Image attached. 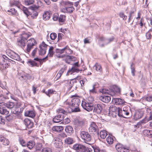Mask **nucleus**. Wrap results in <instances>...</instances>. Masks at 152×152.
<instances>
[{"label": "nucleus", "mask_w": 152, "mask_h": 152, "mask_svg": "<svg viewBox=\"0 0 152 152\" xmlns=\"http://www.w3.org/2000/svg\"><path fill=\"white\" fill-rule=\"evenodd\" d=\"M30 36L28 33H23L20 38L17 40L18 45L21 48H24L26 46V44L28 38Z\"/></svg>", "instance_id": "nucleus-1"}, {"label": "nucleus", "mask_w": 152, "mask_h": 152, "mask_svg": "<svg viewBox=\"0 0 152 152\" xmlns=\"http://www.w3.org/2000/svg\"><path fill=\"white\" fill-rule=\"evenodd\" d=\"M130 108L127 106L124 107L123 109L120 108L118 113V116L125 118H130L131 115L129 113Z\"/></svg>", "instance_id": "nucleus-2"}, {"label": "nucleus", "mask_w": 152, "mask_h": 152, "mask_svg": "<svg viewBox=\"0 0 152 152\" xmlns=\"http://www.w3.org/2000/svg\"><path fill=\"white\" fill-rule=\"evenodd\" d=\"M48 56H46L45 57L42 59L39 58H34V60H30L28 62V64L30 65L31 67L34 66H37V63L35 61H37L40 62V64H42L43 62H45L46 60H48Z\"/></svg>", "instance_id": "nucleus-3"}, {"label": "nucleus", "mask_w": 152, "mask_h": 152, "mask_svg": "<svg viewBox=\"0 0 152 152\" xmlns=\"http://www.w3.org/2000/svg\"><path fill=\"white\" fill-rule=\"evenodd\" d=\"M80 135L83 142L90 145L92 144L91 143L89 142L91 140V137L88 132L82 131L80 134Z\"/></svg>", "instance_id": "nucleus-4"}, {"label": "nucleus", "mask_w": 152, "mask_h": 152, "mask_svg": "<svg viewBox=\"0 0 152 152\" xmlns=\"http://www.w3.org/2000/svg\"><path fill=\"white\" fill-rule=\"evenodd\" d=\"M6 53L8 56L14 60L19 61L20 60L19 55L12 51L8 50H7Z\"/></svg>", "instance_id": "nucleus-5"}, {"label": "nucleus", "mask_w": 152, "mask_h": 152, "mask_svg": "<svg viewBox=\"0 0 152 152\" xmlns=\"http://www.w3.org/2000/svg\"><path fill=\"white\" fill-rule=\"evenodd\" d=\"M71 97L72 98L71 100V106H74L75 107H78L80 104V101L77 95H72Z\"/></svg>", "instance_id": "nucleus-6"}, {"label": "nucleus", "mask_w": 152, "mask_h": 152, "mask_svg": "<svg viewBox=\"0 0 152 152\" xmlns=\"http://www.w3.org/2000/svg\"><path fill=\"white\" fill-rule=\"evenodd\" d=\"M27 47L26 49L27 53L30 52L31 50L33 48V46L37 44V42L33 38H31L28 40L27 41Z\"/></svg>", "instance_id": "nucleus-7"}, {"label": "nucleus", "mask_w": 152, "mask_h": 152, "mask_svg": "<svg viewBox=\"0 0 152 152\" xmlns=\"http://www.w3.org/2000/svg\"><path fill=\"white\" fill-rule=\"evenodd\" d=\"M89 131L91 133L95 134L98 133V128L96 124L94 122L91 123L89 128Z\"/></svg>", "instance_id": "nucleus-8"}, {"label": "nucleus", "mask_w": 152, "mask_h": 152, "mask_svg": "<svg viewBox=\"0 0 152 152\" xmlns=\"http://www.w3.org/2000/svg\"><path fill=\"white\" fill-rule=\"evenodd\" d=\"M81 105L83 109L89 112L92 110L94 108L92 103L85 101L82 102Z\"/></svg>", "instance_id": "nucleus-9"}, {"label": "nucleus", "mask_w": 152, "mask_h": 152, "mask_svg": "<svg viewBox=\"0 0 152 152\" xmlns=\"http://www.w3.org/2000/svg\"><path fill=\"white\" fill-rule=\"evenodd\" d=\"M115 148L118 152H129V149L126 148L123 145L120 143L117 144L115 145Z\"/></svg>", "instance_id": "nucleus-10"}, {"label": "nucleus", "mask_w": 152, "mask_h": 152, "mask_svg": "<svg viewBox=\"0 0 152 152\" xmlns=\"http://www.w3.org/2000/svg\"><path fill=\"white\" fill-rule=\"evenodd\" d=\"M119 108H117L115 106H110L109 109V113L111 114H116L118 115Z\"/></svg>", "instance_id": "nucleus-11"}, {"label": "nucleus", "mask_w": 152, "mask_h": 152, "mask_svg": "<svg viewBox=\"0 0 152 152\" xmlns=\"http://www.w3.org/2000/svg\"><path fill=\"white\" fill-rule=\"evenodd\" d=\"M144 114V112L142 110L136 111L134 115V119L137 120L141 118Z\"/></svg>", "instance_id": "nucleus-12"}, {"label": "nucleus", "mask_w": 152, "mask_h": 152, "mask_svg": "<svg viewBox=\"0 0 152 152\" xmlns=\"http://www.w3.org/2000/svg\"><path fill=\"white\" fill-rule=\"evenodd\" d=\"M110 90H111V96H113L115 95L116 93H120V89L118 86L114 85L110 88Z\"/></svg>", "instance_id": "nucleus-13"}, {"label": "nucleus", "mask_w": 152, "mask_h": 152, "mask_svg": "<svg viewBox=\"0 0 152 152\" xmlns=\"http://www.w3.org/2000/svg\"><path fill=\"white\" fill-rule=\"evenodd\" d=\"M9 113L8 111L5 108L4 105L1 102H0V113L2 115H7Z\"/></svg>", "instance_id": "nucleus-14"}, {"label": "nucleus", "mask_w": 152, "mask_h": 152, "mask_svg": "<svg viewBox=\"0 0 152 152\" xmlns=\"http://www.w3.org/2000/svg\"><path fill=\"white\" fill-rule=\"evenodd\" d=\"M102 110V105L101 104H98L94 106L93 111L96 113L100 114Z\"/></svg>", "instance_id": "nucleus-15"}, {"label": "nucleus", "mask_w": 152, "mask_h": 152, "mask_svg": "<svg viewBox=\"0 0 152 152\" xmlns=\"http://www.w3.org/2000/svg\"><path fill=\"white\" fill-rule=\"evenodd\" d=\"M54 145L56 147L60 148L62 145L61 140L58 138H55L53 140Z\"/></svg>", "instance_id": "nucleus-16"}, {"label": "nucleus", "mask_w": 152, "mask_h": 152, "mask_svg": "<svg viewBox=\"0 0 152 152\" xmlns=\"http://www.w3.org/2000/svg\"><path fill=\"white\" fill-rule=\"evenodd\" d=\"M64 115L63 114L57 115L53 118V121L54 123H59L64 119Z\"/></svg>", "instance_id": "nucleus-17"}, {"label": "nucleus", "mask_w": 152, "mask_h": 152, "mask_svg": "<svg viewBox=\"0 0 152 152\" xmlns=\"http://www.w3.org/2000/svg\"><path fill=\"white\" fill-rule=\"evenodd\" d=\"M51 15L50 11H45L42 15L43 20L45 21L48 20L50 18Z\"/></svg>", "instance_id": "nucleus-18"}, {"label": "nucleus", "mask_w": 152, "mask_h": 152, "mask_svg": "<svg viewBox=\"0 0 152 152\" xmlns=\"http://www.w3.org/2000/svg\"><path fill=\"white\" fill-rule=\"evenodd\" d=\"M114 37L106 39L103 37H100L99 38V39L100 41H103L105 45H107L114 40Z\"/></svg>", "instance_id": "nucleus-19"}, {"label": "nucleus", "mask_w": 152, "mask_h": 152, "mask_svg": "<svg viewBox=\"0 0 152 152\" xmlns=\"http://www.w3.org/2000/svg\"><path fill=\"white\" fill-rule=\"evenodd\" d=\"M74 8L72 6L65 7L61 10L62 12L64 13H71L74 11Z\"/></svg>", "instance_id": "nucleus-20"}, {"label": "nucleus", "mask_w": 152, "mask_h": 152, "mask_svg": "<svg viewBox=\"0 0 152 152\" xmlns=\"http://www.w3.org/2000/svg\"><path fill=\"white\" fill-rule=\"evenodd\" d=\"M24 124L26 127L28 129L32 128L33 126V123L28 118H26L24 120Z\"/></svg>", "instance_id": "nucleus-21"}, {"label": "nucleus", "mask_w": 152, "mask_h": 152, "mask_svg": "<svg viewBox=\"0 0 152 152\" xmlns=\"http://www.w3.org/2000/svg\"><path fill=\"white\" fill-rule=\"evenodd\" d=\"M112 101L116 104H122L125 103L124 100L120 98H113Z\"/></svg>", "instance_id": "nucleus-22"}, {"label": "nucleus", "mask_w": 152, "mask_h": 152, "mask_svg": "<svg viewBox=\"0 0 152 152\" xmlns=\"http://www.w3.org/2000/svg\"><path fill=\"white\" fill-rule=\"evenodd\" d=\"M100 99L103 102L108 103L111 100V98L108 96H103L100 97Z\"/></svg>", "instance_id": "nucleus-23"}, {"label": "nucleus", "mask_w": 152, "mask_h": 152, "mask_svg": "<svg viewBox=\"0 0 152 152\" xmlns=\"http://www.w3.org/2000/svg\"><path fill=\"white\" fill-rule=\"evenodd\" d=\"M1 102L3 105L4 104V105L5 107H7V108L10 109H11L13 108L15 105L14 103L11 102H9L7 103L3 102Z\"/></svg>", "instance_id": "nucleus-24"}, {"label": "nucleus", "mask_w": 152, "mask_h": 152, "mask_svg": "<svg viewBox=\"0 0 152 152\" xmlns=\"http://www.w3.org/2000/svg\"><path fill=\"white\" fill-rule=\"evenodd\" d=\"M80 70L77 69V67L74 66H72L70 69L68 71L66 75H69V74H72V73L76 72H78Z\"/></svg>", "instance_id": "nucleus-25"}, {"label": "nucleus", "mask_w": 152, "mask_h": 152, "mask_svg": "<svg viewBox=\"0 0 152 152\" xmlns=\"http://www.w3.org/2000/svg\"><path fill=\"white\" fill-rule=\"evenodd\" d=\"M65 131L68 135H70L73 132V128L70 126H67L66 127Z\"/></svg>", "instance_id": "nucleus-26"}, {"label": "nucleus", "mask_w": 152, "mask_h": 152, "mask_svg": "<svg viewBox=\"0 0 152 152\" xmlns=\"http://www.w3.org/2000/svg\"><path fill=\"white\" fill-rule=\"evenodd\" d=\"M63 129V128L61 126H55L52 128V130L56 132H60Z\"/></svg>", "instance_id": "nucleus-27"}, {"label": "nucleus", "mask_w": 152, "mask_h": 152, "mask_svg": "<svg viewBox=\"0 0 152 152\" xmlns=\"http://www.w3.org/2000/svg\"><path fill=\"white\" fill-rule=\"evenodd\" d=\"M25 115L26 116L33 118L35 116V114L33 111H28L25 112Z\"/></svg>", "instance_id": "nucleus-28"}, {"label": "nucleus", "mask_w": 152, "mask_h": 152, "mask_svg": "<svg viewBox=\"0 0 152 152\" xmlns=\"http://www.w3.org/2000/svg\"><path fill=\"white\" fill-rule=\"evenodd\" d=\"M0 141L4 145H7L10 143L9 140L4 137H0Z\"/></svg>", "instance_id": "nucleus-29"}, {"label": "nucleus", "mask_w": 152, "mask_h": 152, "mask_svg": "<svg viewBox=\"0 0 152 152\" xmlns=\"http://www.w3.org/2000/svg\"><path fill=\"white\" fill-rule=\"evenodd\" d=\"M75 124L77 126H82L85 123V121L83 120H77L75 121Z\"/></svg>", "instance_id": "nucleus-30"}, {"label": "nucleus", "mask_w": 152, "mask_h": 152, "mask_svg": "<svg viewBox=\"0 0 152 152\" xmlns=\"http://www.w3.org/2000/svg\"><path fill=\"white\" fill-rule=\"evenodd\" d=\"M9 63H7L6 61V63H4V64H0V69L1 70H3L8 68L9 66Z\"/></svg>", "instance_id": "nucleus-31"}, {"label": "nucleus", "mask_w": 152, "mask_h": 152, "mask_svg": "<svg viewBox=\"0 0 152 152\" xmlns=\"http://www.w3.org/2000/svg\"><path fill=\"white\" fill-rule=\"evenodd\" d=\"M143 133L144 135L147 136L149 137H152V131L145 129L143 131Z\"/></svg>", "instance_id": "nucleus-32"}, {"label": "nucleus", "mask_w": 152, "mask_h": 152, "mask_svg": "<svg viewBox=\"0 0 152 152\" xmlns=\"http://www.w3.org/2000/svg\"><path fill=\"white\" fill-rule=\"evenodd\" d=\"M83 145L80 144H76L73 145L72 148L75 150L76 152H77Z\"/></svg>", "instance_id": "nucleus-33"}, {"label": "nucleus", "mask_w": 152, "mask_h": 152, "mask_svg": "<svg viewBox=\"0 0 152 152\" xmlns=\"http://www.w3.org/2000/svg\"><path fill=\"white\" fill-rule=\"evenodd\" d=\"M73 140L72 138L68 137L64 140L65 144H71L73 143Z\"/></svg>", "instance_id": "nucleus-34"}, {"label": "nucleus", "mask_w": 152, "mask_h": 152, "mask_svg": "<svg viewBox=\"0 0 152 152\" xmlns=\"http://www.w3.org/2000/svg\"><path fill=\"white\" fill-rule=\"evenodd\" d=\"M35 142L32 141H31L26 143V145L29 149H31L34 147Z\"/></svg>", "instance_id": "nucleus-35"}, {"label": "nucleus", "mask_w": 152, "mask_h": 152, "mask_svg": "<svg viewBox=\"0 0 152 152\" xmlns=\"http://www.w3.org/2000/svg\"><path fill=\"white\" fill-rule=\"evenodd\" d=\"M99 135L101 137L104 139L107 135V132L105 130H103L100 132Z\"/></svg>", "instance_id": "nucleus-36"}, {"label": "nucleus", "mask_w": 152, "mask_h": 152, "mask_svg": "<svg viewBox=\"0 0 152 152\" xmlns=\"http://www.w3.org/2000/svg\"><path fill=\"white\" fill-rule=\"evenodd\" d=\"M94 67L95 68V69L98 72H101L102 70L101 66L98 63H96Z\"/></svg>", "instance_id": "nucleus-37"}, {"label": "nucleus", "mask_w": 152, "mask_h": 152, "mask_svg": "<svg viewBox=\"0 0 152 152\" xmlns=\"http://www.w3.org/2000/svg\"><path fill=\"white\" fill-rule=\"evenodd\" d=\"M53 47H50L49 50V52L48 55L47 56L48 57H52L53 56L54 53L53 51Z\"/></svg>", "instance_id": "nucleus-38"}, {"label": "nucleus", "mask_w": 152, "mask_h": 152, "mask_svg": "<svg viewBox=\"0 0 152 152\" xmlns=\"http://www.w3.org/2000/svg\"><path fill=\"white\" fill-rule=\"evenodd\" d=\"M98 83H95L93 85L92 87L93 88L91 89H90L89 90V92L90 93H96V92L95 90V88L98 87Z\"/></svg>", "instance_id": "nucleus-39"}, {"label": "nucleus", "mask_w": 152, "mask_h": 152, "mask_svg": "<svg viewBox=\"0 0 152 152\" xmlns=\"http://www.w3.org/2000/svg\"><path fill=\"white\" fill-rule=\"evenodd\" d=\"M23 13L28 18V16L30 15V12H29L27 8L23 7L22 10Z\"/></svg>", "instance_id": "nucleus-40"}, {"label": "nucleus", "mask_w": 152, "mask_h": 152, "mask_svg": "<svg viewBox=\"0 0 152 152\" xmlns=\"http://www.w3.org/2000/svg\"><path fill=\"white\" fill-rule=\"evenodd\" d=\"M32 77L31 76L29 75L28 74H26L24 75H22L20 78V80H22L23 79H28L30 80L31 79Z\"/></svg>", "instance_id": "nucleus-41"}, {"label": "nucleus", "mask_w": 152, "mask_h": 152, "mask_svg": "<svg viewBox=\"0 0 152 152\" xmlns=\"http://www.w3.org/2000/svg\"><path fill=\"white\" fill-rule=\"evenodd\" d=\"M107 142L109 144H113V139L112 137L108 136L106 139Z\"/></svg>", "instance_id": "nucleus-42"}, {"label": "nucleus", "mask_w": 152, "mask_h": 152, "mask_svg": "<svg viewBox=\"0 0 152 152\" xmlns=\"http://www.w3.org/2000/svg\"><path fill=\"white\" fill-rule=\"evenodd\" d=\"M46 48L39 47V54L42 55L45 54L46 53Z\"/></svg>", "instance_id": "nucleus-43"}, {"label": "nucleus", "mask_w": 152, "mask_h": 152, "mask_svg": "<svg viewBox=\"0 0 152 152\" xmlns=\"http://www.w3.org/2000/svg\"><path fill=\"white\" fill-rule=\"evenodd\" d=\"M35 148L37 151H40L42 148V143H37L36 144Z\"/></svg>", "instance_id": "nucleus-44"}, {"label": "nucleus", "mask_w": 152, "mask_h": 152, "mask_svg": "<svg viewBox=\"0 0 152 152\" xmlns=\"http://www.w3.org/2000/svg\"><path fill=\"white\" fill-rule=\"evenodd\" d=\"M34 1V0H24V3L26 5L28 6L32 4Z\"/></svg>", "instance_id": "nucleus-45"}, {"label": "nucleus", "mask_w": 152, "mask_h": 152, "mask_svg": "<svg viewBox=\"0 0 152 152\" xmlns=\"http://www.w3.org/2000/svg\"><path fill=\"white\" fill-rule=\"evenodd\" d=\"M80 76H77L75 78L71 80L70 81V84H74L75 83H77V81L76 80L80 79Z\"/></svg>", "instance_id": "nucleus-46"}, {"label": "nucleus", "mask_w": 152, "mask_h": 152, "mask_svg": "<svg viewBox=\"0 0 152 152\" xmlns=\"http://www.w3.org/2000/svg\"><path fill=\"white\" fill-rule=\"evenodd\" d=\"M145 36L147 39H150L152 37V31L150 30L147 32L145 34Z\"/></svg>", "instance_id": "nucleus-47"}, {"label": "nucleus", "mask_w": 152, "mask_h": 152, "mask_svg": "<svg viewBox=\"0 0 152 152\" xmlns=\"http://www.w3.org/2000/svg\"><path fill=\"white\" fill-rule=\"evenodd\" d=\"M38 15V13L37 11H34L31 13H30V15L31 16V17L32 19H35Z\"/></svg>", "instance_id": "nucleus-48"}, {"label": "nucleus", "mask_w": 152, "mask_h": 152, "mask_svg": "<svg viewBox=\"0 0 152 152\" xmlns=\"http://www.w3.org/2000/svg\"><path fill=\"white\" fill-rule=\"evenodd\" d=\"M7 12H9V15H15L17 13V11L14 8H12L10 10H8Z\"/></svg>", "instance_id": "nucleus-49"}, {"label": "nucleus", "mask_w": 152, "mask_h": 152, "mask_svg": "<svg viewBox=\"0 0 152 152\" xmlns=\"http://www.w3.org/2000/svg\"><path fill=\"white\" fill-rule=\"evenodd\" d=\"M65 19V16L64 15H60L58 18L59 23H63Z\"/></svg>", "instance_id": "nucleus-50"}, {"label": "nucleus", "mask_w": 152, "mask_h": 152, "mask_svg": "<svg viewBox=\"0 0 152 152\" xmlns=\"http://www.w3.org/2000/svg\"><path fill=\"white\" fill-rule=\"evenodd\" d=\"M20 2L18 1H14L13 2L10 3V5L11 6H15L17 7L20 6Z\"/></svg>", "instance_id": "nucleus-51"}, {"label": "nucleus", "mask_w": 152, "mask_h": 152, "mask_svg": "<svg viewBox=\"0 0 152 152\" xmlns=\"http://www.w3.org/2000/svg\"><path fill=\"white\" fill-rule=\"evenodd\" d=\"M6 121L7 122H11L13 119V117L12 115H9L5 117Z\"/></svg>", "instance_id": "nucleus-52"}, {"label": "nucleus", "mask_w": 152, "mask_h": 152, "mask_svg": "<svg viewBox=\"0 0 152 152\" xmlns=\"http://www.w3.org/2000/svg\"><path fill=\"white\" fill-rule=\"evenodd\" d=\"M134 12V11H131L129 12L128 19L129 22L132 19Z\"/></svg>", "instance_id": "nucleus-53"}, {"label": "nucleus", "mask_w": 152, "mask_h": 152, "mask_svg": "<svg viewBox=\"0 0 152 152\" xmlns=\"http://www.w3.org/2000/svg\"><path fill=\"white\" fill-rule=\"evenodd\" d=\"M66 48L65 47L63 49H56V52L57 54H61L64 53L65 50L66 49Z\"/></svg>", "instance_id": "nucleus-54"}, {"label": "nucleus", "mask_w": 152, "mask_h": 152, "mask_svg": "<svg viewBox=\"0 0 152 152\" xmlns=\"http://www.w3.org/2000/svg\"><path fill=\"white\" fill-rule=\"evenodd\" d=\"M101 92H102L103 94H107L111 95L110 92H111V90H110H110H107L105 89H103Z\"/></svg>", "instance_id": "nucleus-55"}, {"label": "nucleus", "mask_w": 152, "mask_h": 152, "mask_svg": "<svg viewBox=\"0 0 152 152\" xmlns=\"http://www.w3.org/2000/svg\"><path fill=\"white\" fill-rule=\"evenodd\" d=\"M71 58V56L68 55L66 56L64 60L65 61L66 63L69 64L70 62L69 61H70Z\"/></svg>", "instance_id": "nucleus-56"}, {"label": "nucleus", "mask_w": 152, "mask_h": 152, "mask_svg": "<svg viewBox=\"0 0 152 152\" xmlns=\"http://www.w3.org/2000/svg\"><path fill=\"white\" fill-rule=\"evenodd\" d=\"M41 152H52V151L50 148L47 147L42 149Z\"/></svg>", "instance_id": "nucleus-57"}, {"label": "nucleus", "mask_w": 152, "mask_h": 152, "mask_svg": "<svg viewBox=\"0 0 152 152\" xmlns=\"http://www.w3.org/2000/svg\"><path fill=\"white\" fill-rule=\"evenodd\" d=\"M72 111L73 112H77L80 111V109L78 107H75L74 106H71Z\"/></svg>", "instance_id": "nucleus-58"}, {"label": "nucleus", "mask_w": 152, "mask_h": 152, "mask_svg": "<svg viewBox=\"0 0 152 152\" xmlns=\"http://www.w3.org/2000/svg\"><path fill=\"white\" fill-rule=\"evenodd\" d=\"M56 111L58 113H62L63 115L65 114L66 113V112L64 109L61 108L58 109L56 110Z\"/></svg>", "instance_id": "nucleus-59"}, {"label": "nucleus", "mask_w": 152, "mask_h": 152, "mask_svg": "<svg viewBox=\"0 0 152 152\" xmlns=\"http://www.w3.org/2000/svg\"><path fill=\"white\" fill-rule=\"evenodd\" d=\"M56 34L55 33H52L50 34V38L52 40H54L56 38Z\"/></svg>", "instance_id": "nucleus-60"}, {"label": "nucleus", "mask_w": 152, "mask_h": 152, "mask_svg": "<svg viewBox=\"0 0 152 152\" xmlns=\"http://www.w3.org/2000/svg\"><path fill=\"white\" fill-rule=\"evenodd\" d=\"M19 141L20 144L23 146H25L26 145V143L25 141L22 138H20Z\"/></svg>", "instance_id": "nucleus-61"}, {"label": "nucleus", "mask_w": 152, "mask_h": 152, "mask_svg": "<svg viewBox=\"0 0 152 152\" xmlns=\"http://www.w3.org/2000/svg\"><path fill=\"white\" fill-rule=\"evenodd\" d=\"M86 146L85 145H83L77 152H86Z\"/></svg>", "instance_id": "nucleus-62"}, {"label": "nucleus", "mask_w": 152, "mask_h": 152, "mask_svg": "<svg viewBox=\"0 0 152 152\" xmlns=\"http://www.w3.org/2000/svg\"><path fill=\"white\" fill-rule=\"evenodd\" d=\"M58 15L57 13H55L53 15V19L54 21H56L58 19Z\"/></svg>", "instance_id": "nucleus-63"}, {"label": "nucleus", "mask_w": 152, "mask_h": 152, "mask_svg": "<svg viewBox=\"0 0 152 152\" xmlns=\"http://www.w3.org/2000/svg\"><path fill=\"white\" fill-rule=\"evenodd\" d=\"M54 91L53 89H49L48 91L45 92V94L49 97H50V94H53Z\"/></svg>", "instance_id": "nucleus-64"}]
</instances>
